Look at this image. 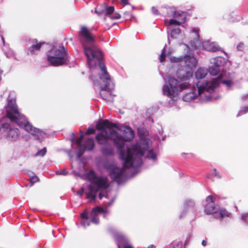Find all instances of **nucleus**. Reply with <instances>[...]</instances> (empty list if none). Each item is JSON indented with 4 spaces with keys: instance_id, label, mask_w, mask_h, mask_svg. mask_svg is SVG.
<instances>
[{
    "instance_id": "1",
    "label": "nucleus",
    "mask_w": 248,
    "mask_h": 248,
    "mask_svg": "<svg viewBox=\"0 0 248 248\" xmlns=\"http://www.w3.org/2000/svg\"><path fill=\"white\" fill-rule=\"evenodd\" d=\"M100 126L108 128L110 137L114 145L117 147L124 166L127 168H137L140 167L145 157L154 162L157 160L156 154L152 149H150V141L147 139H141L137 143L127 146L124 149L126 142L133 140L134 131L129 127L118 126L115 124L105 120L101 122Z\"/></svg>"
},
{
    "instance_id": "2",
    "label": "nucleus",
    "mask_w": 248,
    "mask_h": 248,
    "mask_svg": "<svg viewBox=\"0 0 248 248\" xmlns=\"http://www.w3.org/2000/svg\"><path fill=\"white\" fill-rule=\"evenodd\" d=\"M79 40L90 68L96 65V61L99 62L96 70L98 72L99 81L93 75L91 76V78L94 85L100 86V94L102 98L110 101L112 99L110 92L114 89V84L106 71L105 64L100 62L102 58V54L94 44V37L86 27H82L79 33Z\"/></svg>"
},
{
    "instance_id": "3",
    "label": "nucleus",
    "mask_w": 248,
    "mask_h": 248,
    "mask_svg": "<svg viewBox=\"0 0 248 248\" xmlns=\"http://www.w3.org/2000/svg\"><path fill=\"white\" fill-rule=\"evenodd\" d=\"M87 177L91 181L89 187V191L87 195V198L90 202L95 200L96 194L98 192H99V199L105 197L106 198L111 200L106 208L97 206L92 209L90 214L91 221L95 224H98L99 223L98 215L103 213L104 214V217H106V214L108 212L107 207L111 206L115 200V192L109 188V181L107 177L96 176L93 171L89 172Z\"/></svg>"
},
{
    "instance_id": "4",
    "label": "nucleus",
    "mask_w": 248,
    "mask_h": 248,
    "mask_svg": "<svg viewBox=\"0 0 248 248\" xmlns=\"http://www.w3.org/2000/svg\"><path fill=\"white\" fill-rule=\"evenodd\" d=\"M184 60L186 67L179 69L176 72L179 81L174 78L170 77L163 87V94L172 99L177 97L183 90L191 86L194 79L192 69L197 66V59L193 56L186 55Z\"/></svg>"
},
{
    "instance_id": "5",
    "label": "nucleus",
    "mask_w": 248,
    "mask_h": 248,
    "mask_svg": "<svg viewBox=\"0 0 248 248\" xmlns=\"http://www.w3.org/2000/svg\"><path fill=\"white\" fill-rule=\"evenodd\" d=\"M230 74L226 72H222L218 77L212 79L210 81H206L204 82L198 81L195 85L194 79L193 83L189 87L184 89H191V91L186 93L183 96V100L186 102H190L195 99L198 96L203 98L206 101L211 100L210 93L214 92V89L218 86L219 83L225 84L228 88L232 86V83L231 80L226 79L228 77L230 78ZM183 90L181 91L182 92Z\"/></svg>"
},
{
    "instance_id": "6",
    "label": "nucleus",
    "mask_w": 248,
    "mask_h": 248,
    "mask_svg": "<svg viewBox=\"0 0 248 248\" xmlns=\"http://www.w3.org/2000/svg\"><path fill=\"white\" fill-rule=\"evenodd\" d=\"M15 93L11 92L7 98V106L5 107L7 117L11 121L16 123L19 126L31 133L38 140L42 141L45 138V133L39 129L34 127L25 116L18 112L15 103Z\"/></svg>"
},
{
    "instance_id": "7",
    "label": "nucleus",
    "mask_w": 248,
    "mask_h": 248,
    "mask_svg": "<svg viewBox=\"0 0 248 248\" xmlns=\"http://www.w3.org/2000/svg\"><path fill=\"white\" fill-rule=\"evenodd\" d=\"M190 33L192 40H190L189 46L184 45V46L187 49V51H189L191 50L201 48L212 52L221 50L220 47L216 42H211L209 41L201 42L199 38V30L198 28H192Z\"/></svg>"
},
{
    "instance_id": "8",
    "label": "nucleus",
    "mask_w": 248,
    "mask_h": 248,
    "mask_svg": "<svg viewBox=\"0 0 248 248\" xmlns=\"http://www.w3.org/2000/svg\"><path fill=\"white\" fill-rule=\"evenodd\" d=\"M172 16L173 18L170 19L168 26L169 43L170 42V37L172 38H178L179 36L181 35L180 30L175 27L184 23L186 18V13L181 11H172Z\"/></svg>"
},
{
    "instance_id": "9",
    "label": "nucleus",
    "mask_w": 248,
    "mask_h": 248,
    "mask_svg": "<svg viewBox=\"0 0 248 248\" xmlns=\"http://www.w3.org/2000/svg\"><path fill=\"white\" fill-rule=\"evenodd\" d=\"M47 59L51 65L57 66L63 65L66 62L67 55L63 46H54L47 52Z\"/></svg>"
},
{
    "instance_id": "10",
    "label": "nucleus",
    "mask_w": 248,
    "mask_h": 248,
    "mask_svg": "<svg viewBox=\"0 0 248 248\" xmlns=\"http://www.w3.org/2000/svg\"><path fill=\"white\" fill-rule=\"evenodd\" d=\"M101 122L96 124V128L101 131V132L96 135V140L99 144L103 145L101 148L102 153L106 155H111L114 154L113 147L109 141V140H111L108 135L109 134L108 128L100 126Z\"/></svg>"
},
{
    "instance_id": "11",
    "label": "nucleus",
    "mask_w": 248,
    "mask_h": 248,
    "mask_svg": "<svg viewBox=\"0 0 248 248\" xmlns=\"http://www.w3.org/2000/svg\"><path fill=\"white\" fill-rule=\"evenodd\" d=\"M206 202L205 212L207 214H214V217L219 219H222L226 217H230V213L224 209H220L217 205H215L212 196H208L206 198Z\"/></svg>"
},
{
    "instance_id": "12",
    "label": "nucleus",
    "mask_w": 248,
    "mask_h": 248,
    "mask_svg": "<svg viewBox=\"0 0 248 248\" xmlns=\"http://www.w3.org/2000/svg\"><path fill=\"white\" fill-rule=\"evenodd\" d=\"M104 167L110 170L109 175L110 178L118 184H120L124 180L125 173L124 169L123 168L118 167L114 162L109 161L106 162L105 163Z\"/></svg>"
},
{
    "instance_id": "13",
    "label": "nucleus",
    "mask_w": 248,
    "mask_h": 248,
    "mask_svg": "<svg viewBox=\"0 0 248 248\" xmlns=\"http://www.w3.org/2000/svg\"><path fill=\"white\" fill-rule=\"evenodd\" d=\"M0 134L5 136L10 141H16L18 139L20 133L18 128L5 123L0 127Z\"/></svg>"
},
{
    "instance_id": "14",
    "label": "nucleus",
    "mask_w": 248,
    "mask_h": 248,
    "mask_svg": "<svg viewBox=\"0 0 248 248\" xmlns=\"http://www.w3.org/2000/svg\"><path fill=\"white\" fill-rule=\"evenodd\" d=\"M114 8L113 6H109L107 7L105 3L101 5H97L95 8V13L100 15L103 13H105L106 16L110 15L114 11Z\"/></svg>"
},
{
    "instance_id": "15",
    "label": "nucleus",
    "mask_w": 248,
    "mask_h": 248,
    "mask_svg": "<svg viewBox=\"0 0 248 248\" xmlns=\"http://www.w3.org/2000/svg\"><path fill=\"white\" fill-rule=\"evenodd\" d=\"M171 53V52L169 51L168 52L167 54L166 53L165 50V46L164 47L163 49L162 50V51L161 52V54L160 56V62H162L165 61V59L166 57H168L171 62H181L183 60L182 58H176L174 57H172L170 56Z\"/></svg>"
},
{
    "instance_id": "16",
    "label": "nucleus",
    "mask_w": 248,
    "mask_h": 248,
    "mask_svg": "<svg viewBox=\"0 0 248 248\" xmlns=\"http://www.w3.org/2000/svg\"><path fill=\"white\" fill-rule=\"evenodd\" d=\"M210 63L215 67L220 68L225 64L226 60L222 57H217L211 58L210 59Z\"/></svg>"
},
{
    "instance_id": "17",
    "label": "nucleus",
    "mask_w": 248,
    "mask_h": 248,
    "mask_svg": "<svg viewBox=\"0 0 248 248\" xmlns=\"http://www.w3.org/2000/svg\"><path fill=\"white\" fill-rule=\"evenodd\" d=\"M41 46V43H38L36 39L32 40V44L29 48L27 53L30 55L34 54L36 51H38Z\"/></svg>"
},
{
    "instance_id": "18",
    "label": "nucleus",
    "mask_w": 248,
    "mask_h": 248,
    "mask_svg": "<svg viewBox=\"0 0 248 248\" xmlns=\"http://www.w3.org/2000/svg\"><path fill=\"white\" fill-rule=\"evenodd\" d=\"M194 206V202L192 201H186L183 207V211L180 215L181 217H183L186 211L193 210Z\"/></svg>"
},
{
    "instance_id": "19",
    "label": "nucleus",
    "mask_w": 248,
    "mask_h": 248,
    "mask_svg": "<svg viewBox=\"0 0 248 248\" xmlns=\"http://www.w3.org/2000/svg\"><path fill=\"white\" fill-rule=\"evenodd\" d=\"M208 73V70L204 68H199L196 71L195 75L197 79L204 78Z\"/></svg>"
},
{
    "instance_id": "20",
    "label": "nucleus",
    "mask_w": 248,
    "mask_h": 248,
    "mask_svg": "<svg viewBox=\"0 0 248 248\" xmlns=\"http://www.w3.org/2000/svg\"><path fill=\"white\" fill-rule=\"evenodd\" d=\"M82 146H84V149L86 150L91 151L93 150L94 146V142L93 139L89 138L85 142L84 144Z\"/></svg>"
},
{
    "instance_id": "21",
    "label": "nucleus",
    "mask_w": 248,
    "mask_h": 248,
    "mask_svg": "<svg viewBox=\"0 0 248 248\" xmlns=\"http://www.w3.org/2000/svg\"><path fill=\"white\" fill-rule=\"evenodd\" d=\"M81 217L82 218V220L81 221V223L82 225L84 227H86L87 226H89L90 223V222H89L88 220V216L87 213L86 212H84L82 213L81 215Z\"/></svg>"
},
{
    "instance_id": "22",
    "label": "nucleus",
    "mask_w": 248,
    "mask_h": 248,
    "mask_svg": "<svg viewBox=\"0 0 248 248\" xmlns=\"http://www.w3.org/2000/svg\"><path fill=\"white\" fill-rule=\"evenodd\" d=\"M220 70V68L215 67L212 65L209 67L208 72H209L210 75L212 76H216L219 73Z\"/></svg>"
},
{
    "instance_id": "23",
    "label": "nucleus",
    "mask_w": 248,
    "mask_h": 248,
    "mask_svg": "<svg viewBox=\"0 0 248 248\" xmlns=\"http://www.w3.org/2000/svg\"><path fill=\"white\" fill-rule=\"evenodd\" d=\"M241 220L245 224L248 223V212H243L240 214Z\"/></svg>"
},
{
    "instance_id": "24",
    "label": "nucleus",
    "mask_w": 248,
    "mask_h": 248,
    "mask_svg": "<svg viewBox=\"0 0 248 248\" xmlns=\"http://www.w3.org/2000/svg\"><path fill=\"white\" fill-rule=\"evenodd\" d=\"M78 150L77 153V157L79 158L83 155L84 151L86 150L84 146H78Z\"/></svg>"
},
{
    "instance_id": "25",
    "label": "nucleus",
    "mask_w": 248,
    "mask_h": 248,
    "mask_svg": "<svg viewBox=\"0 0 248 248\" xmlns=\"http://www.w3.org/2000/svg\"><path fill=\"white\" fill-rule=\"evenodd\" d=\"M46 153V148H43V149L40 150L38 151L35 154V156H44Z\"/></svg>"
},
{
    "instance_id": "26",
    "label": "nucleus",
    "mask_w": 248,
    "mask_h": 248,
    "mask_svg": "<svg viewBox=\"0 0 248 248\" xmlns=\"http://www.w3.org/2000/svg\"><path fill=\"white\" fill-rule=\"evenodd\" d=\"M210 177L212 179L215 178V177L220 178L221 175L219 174V173L218 171H217L216 170L214 169L213 170V172Z\"/></svg>"
},
{
    "instance_id": "27",
    "label": "nucleus",
    "mask_w": 248,
    "mask_h": 248,
    "mask_svg": "<svg viewBox=\"0 0 248 248\" xmlns=\"http://www.w3.org/2000/svg\"><path fill=\"white\" fill-rule=\"evenodd\" d=\"M84 138V134H81L80 136V137L78 139H77L76 141V143L77 145V146H83L81 143L82 142V141L83 140Z\"/></svg>"
},
{
    "instance_id": "28",
    "label": "nucleus",
    "mask_w": 248,
    "mask_h": 248,
    "mask_svg": "<svg viewBox=\"0 0 248 248\" xmlns=\"http://www.w3.org/2000/svg\"><path fill=\"white\" fill-rule=\"evenodd\" d=\"M248 112V107H245L241 110L239 111L238 114L237 115V116H240L241 115H242L243 114H245L246 113Z\"/></svg>"
},
{
    "instance_id": "29",
    "label": "nucleus",
    "mask_w": 248,
    "mask_h": 248,
    "mask_svg": "<svg viewBox=\"0 0 248 248\" xmlns=\"http://www.w3.org/2000/svg\"><path fill=\"white\" fill-rule=\"evenodd\" d=\"M124 17L125 18V19L126 20H128V19L132 20V18L134 17V16L132 15H131L130 13H129L128 12L124 13Z\"/></svg>"
},
{
    "instance_id": "30",
    "label": "nucleus",
    "mask_w": 248,
    "mask_h": 248,
    "mask_svg": "<svg viewBox=\"0 0 248 248\" xmlns=\"http://www.w3.org/2000/svg\"><path fill=\"white\" fill-rule=\"evenodd\" d=\"M67 174H68V171L66 170H59L57 172V174H58V175H66Z\"/></svg>"
},
{
    "instance_id": "31",
    "label": "nucleus",
    "mask_w": 248,
    "mask_h": 248,
    "mask_svg": "<svg viewBox=\"0 0 248 248\" xmlns=\"http://www.w3.org/2000/svg\"><path fill=\"white\" fill-rule=\"evenodd\" d=\"M121 17L119 13H115L114 15H111L110 17L113 19H119Z\"/></svg>"
},
{
    "instance_id": "32",
    "label": "nucleus",
    "mask_w": 248,
    "mask_h": 248,
    "mask_svg": "<svg viewBox=\"0 0 248 248\" xmlns=\"http://www.w3.org/2000/svg\"><path fill=\"white\" fill-rule=\"evenodd\" d=\"M95 129L93 128H89L86 131L85 134L88 135L93 134L95 132Z\"/></svg>"
},
{
    "instance_id": "33",
    "label": "nucleus",
    "mask_w": 248,
    "mask_h": 248,
    "mask_svg": "<svg viewBox=\"0 0 248 248\" xmlns=\"http://www.w3.org/2000/svg\"><path fill=\"white\" fill-rule=\"evenodd\" d=\"M38 181V178L36 176H32L31 178V183H34Z\"/></svg>"
},
{
    "instance_id": "34",
    "label": "nucleus",
    "mask_w": 248,
    "mask_h": 248,
    "mask_svg": "<svg viewBox=\"0 0 248 248\" xmlns=\"http://www.w3.org/2000/svg\"><path fill=\"white\" fill-rule=\"evenodd\" d=\"M152 12H153V13L154 14H155V15H158V10L156 9V8H155V7H153L152 8Z\"/></svg>"
},
{
    "instance_id": "35",
    "label": "nucleus",
    "mask_w": 248,
    "mask_h": 248,
    "mask_svg": "<svg viewBox=\"0 0 248 248\" xmlns=\"http://www.w3.org/2000/svg\"><path fill=\"white\" fill-rule=\"evenodd\" d=\"M83 192H84V189H83V188H81V189L80 191L78 192L77 195H78L79 196L81 197L83 195Z\"/></svg>"
},
{
    "instance_id": "36",
    "label": "nucleus",
    "mask_w": 248,
    "mask_h": 248,
    "mask_svg": "<svg viewBox=\"0 0 248 248\" xmlns=\"http://www.w3.org/2000/svg\"><path fill=\"white\" fill-rule=\"evenodd\" d=\"M243 43H240L237 46V49L239 50H241L243 48Z\"/></svg>"
},
{
    "instance_id": "37",
    "label": "nucleus",
    "mask_w": 248,
    "mask_h": 248,
    "mask_svg": "<svg viewBox=\"0 0 248 248\" xmlns=\"http://www.w3.org/2000/svg\"><path fill=\"white\" fill-rule=\"evenodd\" d=\"M122 2L124 5L128 4V0H121Z\"/></svg>"
},
{
    "instance_id": "38",
    "label": "nucleus",
    "mask_w": 248,
    "mask_h": 248,
    "mask_svg": "<svg viewBox=\"0 0 248 248\" xmlns=\"http://www.w3.org/2000/svg\"><path fill=\"white\" fill-rule=\"evenodd\" d=\"M207 242L206 240H203L202 242V244L203 246H205L207 245Z\"/></svg>"
},
{
    "instance_id": "39",
    "label": "nucleus",
    "mask_w": 248,
    "mask_h": 248,
    "mask_svg": "<svg viewBox=\"0 0 248 248\" xmlns=\"http://www.w3.org/2000/svg\"><path fill=\"white\" fill-rule=\"evenodd\" d=\"M147 248H156V247L154 245L149 246Z\"/></svg>"
},
{
    "instance_id": "40",
    "label": "nucleus",
    "mask_w": 248,
    "mask_h": 248,
    "mask_svg": "<svg viewBox=\"0 0 248 248\" xmlns=\"http://www.w3.org/2000/svg\"><path fill=\"white\" fill-rule=\"evenodd\" d=\"M74 139H72V140H71V142H72V143H73L74 142Z\"/></svg>"
},
{
    "instance_id": "41",
    "label": "nucleus",
    "mask_w": 248,
    "mask_h": 248,
    "mask_svg": "<svg viewBox=\"0 0 248 248\" xmlns=\"http://www.w3.org/2000/svg\"><path fill=\"white\" fill-rule=\"evenodd\" d=\"M69 157H70V159H72V157L70 156V153L69 154Z\"/></svg>"
},
{
    "instance_id": "42",
    "label": "nucleus",
    "mask_w": 248,
    "mask_h": 248,
    "mask_svg": "<svg viewBox=\"0 0 248 248\" xmlns=\"http://www.w3.org/2000/svg\"><path fill=\"white\" fill-rule=\"evenodd\" d=\"M248 97V95H247V96H243V99H244V98H245V97Z\"/></svg>"
},
{
    "instance_id": "43",
    "label": "nucleus",
    "mask_w": 248,
    "mask_h": 248,
    "mask_svg": "<svg viewBox=\"0 0 248 248\" xmlns=\"http://www.w3.org/2000/svg\"><path fill=\"white\" fill-rule=\"evenodd\" d=\"M235 208H236V211H237V210H238V208H237V206H235Z\"/></svg>"
},
{
    "instance_id": "44",
    "label": "nucleus",
    "mask_w": 248,
    "mask_h": 248,
    "mask_svg": "<svg viewBox=\"0 0 248 248\" xmlns=\"http://www.w3.org/2000/svg\"><path fill=\"white\" fill-rule=\"evenodd\" d=\"M7 57L9 58L10 56H8V55H6Z\"/></svg>"
}]
</instances>
